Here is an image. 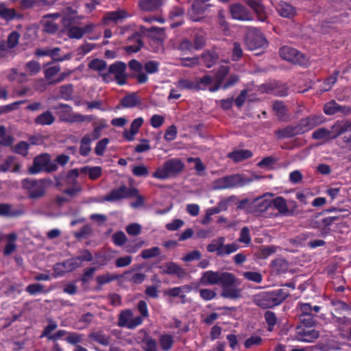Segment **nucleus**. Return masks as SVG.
I'll use <instances>...</instances> for the list:
<instances>
[{
  "label": "nucleus",
  "mask_w": 351,
  "mask_h": 351,
  "mask_svg": "<svg viewBox=\"0 0 351 351\" xmlns=\"http://www.w3.org/2000/svg\"><path fill=\"white\" fill-rule=\"evenodd\" d=\"M60 71V66L59 65L49 66L45 70V77L47 80H51Z\"/></svg>",
  "instance_id": "63"
},
{
  "label": "nucleus",
  "mask_w": 351,
  "mask_h": 351,
  "mask_svg": "<svg viewBox=\"0 0 351 351\" xmlns=\"http://www.w3.org/2000/svg\"><path fill=\"white\" fill-rule=\"evenodd\" d=\"M273 109L276 114L280 118L282 119L286 114V108L284 104L281 101H276L273 104Z\"/></svg>",
  "instance_id": "57"
},
{
  "label": "nucleus",
  "mask_w": 351,
  "mask_h": 351,
  "mask_svg": "<svg viewBox=\"0 0 351 351\" xmlns=\"http://www.w3.org/2000/svg\"><path fill=\"white\" fill-rule=\"evenodd\" d=\"M109 141H110L108 138H104L97 142L95 148V154L97 156H102L104 154Z\"/></svg>",
  "instance_id": "58"
},
{
  "label": "nucleus",
  "mask_w": 351,
  "mask_h": 351,
  "mask_svg": "<svg viewBox=\"0 0 351 351\" xmlns=\"http://www.w3.org/2000/svg\"><path fill=\"white\" fill-rule=\"evenodd\" d=\"M49 161L50 156L47 154L36 156L34 158L33 166L29 168V173L36 174L43 170L47 169Z\"/></svg>",
  "instance_id": "17"
},
{
  "label": "nucleus",
  "mask_w": 351,
  "mask_h": 351,
  "mask_svg": "<svg viewBox=\"0 0 351 351\" xmlns=\"http://www.w3.org/2000/svg\"><path fill=\"white\" fill-rule=\"evenodd\" d=\"M241 182L239 175H232L221 178L213 182V187L216 190L226 189L237 186Z\"/></svg>",
  "instance_id": "14"
},
{
  "label": "nucleus",
  "mask_w": 351,
  "mask_h": 351,
  "mask_svg": "<svg viewBox=\"0 0 351 351\" xmlns=\"http://www.w3.org/2000/svg\"><path fill=\"white\" fill-rule=\"evenodd\" d=\"M287 295V293L283 289L265 291L254 295L253 302L262 308H269L279 305Z\"/></svg>",
  "instance_id": "2"
},
{
  "label": "nucleus",
  "mask_w": 351,
  "mask_h": 351,
  "mask_svg": "<svg viewBox=\"0 0 351 351\" xmlns=\"http://www.w3.org/2000/svg\"><path fill=\"white\" fill-rule=\"evenodd\" d=\"M317 330L307 327L298 326L295 331V339L300 342L311 343L319 337Z\"/></svg>",
  "instance_id": "12"
},
{
  "label": "nucleus",
  "mask_w": 351,
  "mask_h": 351,
  "mask_svg": "<svg viewBox=\"0 0 351 351\" xmlns=\"http://www.w3.org/2000/svg\"><path fill=\"white\" fill-rule=\"evenodd\" d=\"M271 203L278 212L285 215H290L291 212L287 208L286 200L282 197H277L271 200Z\"/></svg>",
  "instance_id": "30"
},
{
  "label": "nucleus",
  "mask_w": 351,
  "mask_h": 351,
  "mask_svg": "<svg viewBox=\"0 0 351 351\" xmlns=\"http://www.w3.org/2000/svg\"><path fill=\"white\" fill-rule=\"evenodd\" d=\"M280 55L284 59L294 64H305L304 55L295 49L285 46L280 48Z\"/></svg>",
  "instance_id": "9"
},
{
  "label": "nucleus",
  "mask_w": 351,
  "mask_h": 351,
  "mask_svg": "<svg viewBox=\"0 0 351 351\" xmlns=\"http://www.w3.org/2000/svg\"><path fill=\"white\" fill-rule=\"evenodd\" d=\"M226 239L223 237H220L213 240L211 243L207 245V250L209 252H215L217 256H221V254L220 253L223 250V245Z\"/></svg>",
  "instance_id": "29"
},
{
  "label": "nucleus",
  "mask_w": 351,
  "mask_h": 351,
  "mask_svg": "<svg viewBox=\"0 0 351 351\" xmlns=\"http://www.w3.org/2000/svg\"><path fill=\"white\" fill-rule=\"evenodd\" d=\"M21 168V165L16 161L15 158L13 156H9L5 159V160L0 164V171L1 172H19Z\"/></svg>",
  "instance_id": "24"
},
{
  "label": "nucleus",
  "mask_w": 351,
  "mask_h": 351,
  "mask_svg": "<svg viewBox=\"0 0 351 351\" xmlns=\"http://www.w3.org/2000/svg\"><path fill=\"white\" fill-rule=\"evenodd\" d=\"M55 121V117L49 111H46L35 119V123L40 125H51Z\"/></svg>",
  "instance_id": "32"
},
{
  "label": "nucleus",
  "mask_w": 351,
  "mask_h": 351,
  "mask_svg": "<svg viewBox=\"0 0 351 351\" xmlns=\"http://www.w3.org/2000/svg\"><path fill=\"white\" fill-rule=\"evenodd\" d=\"M29 144L25 141H21L14 147V152L16 154L25 156L28 154Z\"/></svg>",
  "instance_id": "55"
},
{
  "label": "nucleus",
  "mask_w": 351,
  "mask_h": 351,
  "mask_svg": "<svg viewBox=\"0 0 351 351\" xmlns=\"http://www.w3.org/2000/svg\"><path fill=\"white\" fill-rule=\"evenodd\" d=\"M132 173L137 177L147 176L149 174V171L147 167L144 165H139L134 166L132 169Z\"/></svg>",
  "instance_id": "59"
},
{
  "label": "nucleus",
  "mask_w": 351,
  "mask_h": 351,
  "mask_svg": "<svg viewBox=\"0 0 351 351\" xmlns=\"http://www.w3.org/2000/svg\"><path fill=\"white\" fill-rule=\"evenodd\" d=\"M117 278L118 277L116 275L106 273L105 274L98 276L96 278V281L99 285H103L117 279Z\"/></svg>",
  "instance_id": "53"
},
{
  "label": "nucleus",
  "mask_w": 351,
  "mask_h": 351,
  "mask_svg": "<svg viewBox=\"0 0 351 351\" xmlns=\"http://www.w3.org/2000/svg\"><path fill=\"white\" fill-rule=\"evenodd\" d=\"M47 181L44 180L24 179L22 186L27 190L30 198L37 199L44 195L47 189Z\"/></svg>",
  "instance_id": "5"
},
{
  "label": "nucleus",
  "mask_w": 351,
  "mask_h": 351,
  "mask_svg": "<svg viewBox=\"0 0 351 351\" xmlns=\"http://www.w3.org/2000/svg\"><path fill=\"white\" fill-rule=\"evenodd\" d=\"M49 3L46 0H21V6L23 9H28L34 5H47Z\"/></svg>",
  "instance_id": "43"
},
{
  "label": "nucleus",
  "mask_w": 351,
  "mask_h": 351,
  "mask_svg": "<svg viewBox=\"0 0 351 351\" xmlns=\"http://www.w3.org/2000/svg\"><path fill=\"white\" fill-rule=\"evenodd\" d=\"M17 236L15 233H11L8 235V243L4 248L3 253L5 255H10L13 252L15 251L16 246L15 244V241L16 240Z\"/></svg>",
  "instance_id": "35"
},
{
  "label": "nucleus",
  "mask_w": 351,
  "mask_h": 351,
  "mask_svg": "<svg viewBox=\"0 0 351 351\" xmlns=\"http://www.w3.org/2000/svg\"><path fill=\"white\" fill-rule=\"evenodd\" d=\"M208 0H195L191 5V8L189 10L190 18L193 21H198L199 17L197 15L202 14L210 5Z\"/></svg>",
  "instance_id": "16"
},
{
  "label": "nucleus",
  "mask_w": 351,
  "mask_h": 351,
  "mask_svg": "<svg viewBox=\"0 0 351 351\" xmlns=\"http://www.w3.org/2000/svg\"><path fill=\"white\" fill-rule=\"evenodd\" d=\"M276 10L281 16L285 18H291L295 14V8L284 1H281L277 5Z\"/></svg>",
  "instance_id": "28"
},
{
  "label": "nucleus",
  "mask_w": 351,
  "mask_h": 351,
  "mask_svg": "<svg viewBox=\"0 0 351 351\" xmlns=\"http://www.w3.org/2000/svg\"><path fill=\"white\" fill-rule=\"evenodd\" d=\"M162 274L175 275L179 278L186 276L185 269L173 262H166L159 267Z\"/></svg>",
  "instance_id": "15"
},
{
  "label": "nucleus",
  "mask_w": 351,
  "mask_h": 351,
  "mask_svg": "<svg viewBox=\"0 0 351 351\" xmlns=\"http://www.w3.org/2000/svg\"><path fill=\"white\" fill-rule=\"evenodd\" d=\"M165 295L173 298L178 297L181 299L182 303L185 302L186 295L182 294L180 287L168 289L165 291Z\"/></svg>",
  "instance_id": "45"
},
{
  "label": "nucleus",
  "mask_w": 351,
  "mask_h": 351,
  "mask_svg": "<svg viewBox=\"0 0 351 351\" xmlns=\"http://www.w3.org/2000/svg\"><path fill=\"white\" fill-rule=\"evenodd\" d=\"M239 247V245L235 243L229 244H225L224 243L223 245V250L220 253L221 254V257L228 256L232 253L235 252L238 250Z\"/></svg>",
  "instance_id": "56"
},
{
  "label": "nucleus",
  "mask_w": 351,
  "mask_h": 351,
  "mask_svg": "<svg viewBox=\"0 0 351 351\" xmlns=\"http://www.w3.org/2000/svg\"><path fill=\"white\" fill-rule=\"evenodd\" d=\"M142 323V317L134 316L133 312L130 309L122 311L119 315L118 326L121 327L134 329Z\"/></svg>",
  "instance_id": "6"
},
{
  "label": "nucleus",
  "mask_w": 351,
  "mask_h": 351,
  "mask_svg": "<svg viewBox=\"0 0 351 351\" xmlns=\"http://www.w3.org/2000/svg\"><path fill=\"white\" fill-rule=\"evenodd\" d=\"M312 135L315 139L326 141L330 138L331 132L325 128H319L313 132Z\"/></svg>",
  "instance_id": "46"
},
{
  "label": "nucleus",
  "mask_w": 351,
  "mask_h": 351,
  "mask_svg": "<svg viewBox=\"0 0 351 351\" xmlns=\"http://www.w3.org/2000/svg\"><path fill=\"white\" fill-rule=\"evenodd\" d=\"M143 348L145 351H157L156 341L152 338H147L143 341Z\"/></svg>",
  "instance_id": "64"
},
{
  "label": "nucleus",
  "mask_w": 351,
  "mask_h": 351,
  "mask_svg": "<svg viewBox=\"0 0 351 351\" xmlns=\"http://www.w3.org/2000/svg\"><path fill=\"white\" fill-rule=\"evenodd\" d=\"M271 196V194L266 193L261 197L256 198L252 202L256 211L258 213L265 211L271 204V199H270Z\"/></svg>",
  "instance_id": "22"
},
{
  "label": "nucleus",
  "mask_w": 351,
  "mask_h": 351,
  "mask_svg": "<svg viewBox=\"0 0 351 351\" xmlns=\"http://www.w3.org/2000/svg\"><path fill=\"white\" fill-rule=\"evenodd\" d=\"M107 126L106 121L104 119L99 120L97 123L94 124L93 130L88 134V136H90L91 138L95 141L97 139L101 134V131Z\"/></svg>",
  "instance_id": "34"
},
{
  "label": "nucleus",
  "mask_w": 351,
  "mask_h": 351,
  "mask_svg": "<svg viewBox=\"0 0 351 351\" xmlns=\"http://www.w3.org/2000/svg\"><path fill=\"white\" fill-rule=\"evenodd\" d=\"M263 339L259 335L254 334L245 341L244 346L246 348H250L260 345Z\"/></svg>",
  "instance_id": "52"
},
{
  "label": "nucleus",
  "mask_w": 351,
  "mask_h": 351,
  "mask_svg": "<svg viewBox=\"0 0 351 351\" xmlns=\"http://www.w3.org/2000/svg\"><path fill=\"white\" fill-rule=\"evenodd\" d=\"M60 16L59 13L47 14L42 20L44 31L48 33H54L58 30V25L50 20L51 18L56 19Z\"/></svg>",
  "instance_id": "25"
},
{
  "label": "nucleus",
  "mask_w": 351,
  "mask_h": 351,
  "mask_svg": "<svg viewBox=\"0 0 351 351\" xmlns=\"http://www.w3.org/2000/svg\"><path fill=\"white\" fill-rule=\"evenodd\" d=\"M264 317L268 324V330L269 331L273 330L274 327L277 322V317L275 313L272 311H267L265 313Z\"/></svg>",
  "instance_id": "47"
},
{
  "label": "nucleus",
  "mask_w": 351,
  "mask_h": 351,
  "mask_svg": "<svg viewBox=\"0 0 351 351\" xmlns=\"http://www.w3.org/2000/svg\"><path fill=\"white\" fill-rule=\"evenodd\" d=\"M173 343V337L170 335H163L160 338V345L165 351L170 350Z\"/></svg>",
  "instance_id": "44"
},
{
  "label": "nucleus",
  "mask_w": 351,
  "mask_h": 351,
  "mask_svg": "<svg viewBox=\"0 0 351 351\" xmlns=\"http://www.w3.org/2000/svg\"><path fill=\"white\" fill-rule=\"evenodd\" d=\"M202 286L221 287V296L228 299H238L241 296V290L234 285L239 284L234 275L230 272H220L213 270L204 271L199 279Z\"/></svg>",
  "instance_id": "1"
},
{
  "label": "nucleus",
  "mask_w": 351,
  "mask_h": 351,
  "mask_svg": "<svg viewBox=\"0 0 351 351\" xmlns=\"http://www.w3.org/2000/svg\"><path fill=\"white\" fill-rule=\"evenodd\" d=\"M80 267L79 258H70L64 262L56 263L53 266V276L58 278L62 276L67 272H71Z\"/></svg>",
  "instance_id": "8"
},
{
  "label": "nucleus",
  "mask_w": 351,
  "mask_h": 351,
  "mask_svg": "<svg viewBox=\"0 0 351 351\" xmlns=\"http://www.w3.org/2000/svg\"><path fill=\"white\" fill-rule=\"evenodd\" d=\"M136 195L137 189L136 188H127L125 186H122L119 189L112 190L104 197V200L108 202H115Z\"/></svg>",
  "instance_id": "11"
},
{
  "label": "nucleus",
  "mask_w": 351,
  "mask_h": 351,
  "mask_svg": "<svg viewBox=\"0 0 351 351\" xmlns=\"http://www.w3.org/2000/svg\"><path fill=\"white\" fill-rule=\"evenodd\" d=\"M128 16L129 14L125 10H119L106 13L104 16V22L105 24H109L111 22L118 23Z\"/></svg>",
  "instance_id": "23"
},
{
  "label": "nucleus",
  "mask_w": 351,
  "mask_h": 351,
  "mask_svg": "<svg viewBox=\"0 0 351 351\" xmlns=\"http://www.w3.org/2000/svg\"><path fill=\"white\" fill-rule=\"evenodd\" d=\"M19 38H20V34L17 32L14 31V32H11L9 34L8 38V41H7V45H6L7 49H10L15 47L19 43Z\"/></svg>",
  "instance_id": "49"
},
{
  "label": "nucleus",
  "mask_w": 351,
  "mask_h": 351,
  "mask_svg": "<svg viewBox=\"0 0 351 351\" xmlns=\"http://www.w3.org/2000/svg\"><path fill=\"white\" fill-rule=\"evenodd\" d=\"M163 5L162 0H141L138 2L140 8L145 12L158 10Z\"/></svg>",
  "instance_id": "26"
},
{
  "label": "nucleus",
  "mask_w": 351,
  "mask_h": 351,
  "mask_svg": "<svg viewBox=\"0 0 351 351\" xmlns=\"http://www.w3.org/2000/svg\"><path fill=\"white\" fill-rule=\"evenodd\" d=\"M232 17L240 21H251L253 18L249 11L242 5L236 3L230 7Z\"/></svg>",
  "instance_id": "18"
},
{
  "label": "nucleus",
  "mask_w": 351,
  "mask_h": 351,
  "mask_svg": "<svg viewBox=\"0 0 351 351\" xmlns=\"http://www.w3.org/2000/svg\"><path fill=\"white\" fill-rule=\"evenodd\" d=\"M243 276L247 280L256 283H260L263 280L261 274L256 271H245L243 273Z\"/></svg>",
  "instance_id": "50"
},
{
  "label": "nucleus",
  "mask_w": 351,
  "mask_h": 351,
  "mask_svg": "<svg viewBox=\"0 0 351 351\" xmlns=\"http://www.w3.org/2000/svg\"><path fill=\"white\" fill-rule=\"evenodd\" d=\"M297 126L287 127L283 130H280L277 132L279 138H289L297 134H299Z\"/></svg>",
  "instance_id": "42"
},
{
  "label": "nucleus",
  "mask_w": 351,
  "mask_h": 351,
  "mask_svg": "<svg viewBox=\"0 0 351 351\" xmlns=\"http://www.w3.org/2000/svg\"><path fill=\"white\" fill-rule=\"evenodd\" d=\"M176 86H177V87L179 89H181V90H184V89H186V90H195V89H197L196 81L195 80L193 81V80H189V79H181V80H180L177 82Z\"/></svg>",
  "instance_id": "39"
},
{
  "label": "nucleus",
  "mask_w": 351,
  "mask_h": 351,
  "mask_svg": "<svg viewBox=\"0 0 351 351\" xmlns=\"http://www.w3.org/2000/svg\"><path fill=\"white\" fill-rule=\"evenodd\" d=\"M82 173L88 174L90 179L96 180L101 175V168L100 167H86L81 169Z\"/></svg>",
  "instance_id": "38"
},
{
  "label": "nucleus",
  "mask_w": 351,
  "mask_h": 351,
  "mask_svg": "<svg viewBox=\"0 0 351 351\" xmlns=\"http://www.w3.org/2000/svg\"><path fill=\"white\" fill-rule=\"evenodd\" d=\"M184 167V165L180 159H169L156 169L153 173V177L158 180H167L178 175L182 171Z\"/></svg>",
  "instance_id": "3"
},
{
  "label": "nucleus",
  "mask_w": 351,
  "mask_h": 351,
  "mask_svg": "<svg viewBox=\"0 0 351 351\" xmlns=\"http://www.w3.org/2000/svg\"><path fill=\"white\" fill-rule=\"evenodd\" d=\"M144 122L142 117H138L133 120L130 125V130H125L123 136L128 141H133L135 135L138 133L139 128L141 127Z\"/></svg>",
  "instance_id": "21"
},
{
  "label": "nucleus",
  "mask_w": 351,
  "mask_h": 351,
  "mask_svg": "<svg viewBox=\"0 0 351 351\" xmlns=\"http://www.w3.org/2000/svg\"><path fill=\"white\" fill-rule=\"evenodd\" d=\"M321 122L319 117L317 116H310L300 121L297 125L300 134L304 133L313 129Z\"/></svg>",
  "instance_id": "20"
},
{
  "label": "nucleus",
  "mask_w": 351,
  "mask_h": 351,
  "mask_svg": "<svg viewBox=\"0 0 351 351\" xmlns=\"http://www.w3.org/2000/svg\"><path fill=\"white\" fill-rule=\"evenodd\" d=\"M229 71V68L227 66H221L216 74V80L217 82V85L214 88H210V91H216L219 89V86L224 79V77L227 75Z\"/></svg>",
  "instance_id": "36"
},
{
  "label": "nucleus",
  "mask_w": 351,
  "mask_h": 351,
  "mask_svg": "<svg viewBox=\"0 0 351 351\" xmlns=\"http://www.w3.org/2000/svg\"><path fill=\"white\" fill-rule=\"evenodd\" d=\"M161 254V250L158 247H153L145 249L142 251L141 256L143 259H149L157 257Z\"/></svg>",
  "instance_id": "40"
},
{
  "label": "nucleus",
  "mask_w": 351,
  "mask_h": 351,
  "mask_svg": "<svg viewBox=\"0 0 351 351\" xmlns=\"http://www.w3.org/2000/svg\"><path fill=\"white\" fill-rule=\"evenodd\" d=\"M16 17L21 18V15L17 14L14 9L8 8L5 3L0 2V18L10 21Z\"/></svg>",
  "instance_id": "27"
},
{
  "label": "nucleus",
  "mask_w": 351,
  "mask_h": 351,
  "mask_svg": "<svg viewBox=\"0 0 351 351\" xmlns=\"http://www.w3.org/2000/svg\"><path fill=\"white\" fill-rule=\"evenodd\" d=\"M88 66L90 69L97 71L104 82L108 83L112 81V77L108 73V68L104 60L95 58L90 61Z\"/></svg>",
  "instance_id": "13"
},
{
  "label": "nucleus",
  "mask_w": 351,
  "mask_h": 351,
  "mask_svg": "<svg viewBox=\"0 0 351 351\" xmlns=\"http://www.w3.org/2000/svg\"><path fill=\"white\" fill-rule=\"evenodd\" d=\"M245 3L254 11L261 21H265L268 12L260 0H245Z\"/></svg>",
  "instance_id": "19"
},
{
  "label": "nucleus",
  "mask_w": 351,
  "mask_h": 351,
  "mask_svg": "<svg viewBox=\"0 0 351 351\" xmlns=\"http://www.w3.org/2000/svg\"><path fill=\"white\" fill-rule=\"evenodd\" d=\"M55 109L60 110V119L64 122L74 123L82 122H90L95 119L93 115H84L77 112H74L73 108L68 104H61Z\"/></svg>",
  "instance_id": "4"
},
{
  "label": "nucleus",
  "mask_w": 351,
  "mask_h": 351,
  "mask_svg": "<svg viewBox=\"0 0 351 351\" xmlns=\"http://www.w3.org/2000/svg\"><path fill=\"white\" fill-rule=\"evenodd\" d=\"M159 62L154 60H149L145 64V69L147 73L152 74L158 72Z\"/></svg>",
  "instance_id": "62"
},
{
  "label": "nucleus",
  "mask_w": 351,
  "mask_h": 351,
  "mask_svg": "<svg viewBox=\"0 0 351 351\" xmlns=\"http://www.w3.org/2000/svg\"><path fill=\"white\" fill-rule=\"evenodd\" d=\"M84 34V31L80 27L73 26L69 29L67 35L71 38L80 39Z\"/></svg>",
  "instance_id": "54"
},
{
  "label": "nucleus",
  "mask_w": 351,
  "mask_h": 351,
  "mask_svg": "<svg viewBox=\"0 0 351 351\" xmlns=\"http://www.w3.org/2000/svg\"><path fill=\"white\" fill-rule=\"evenodd\" d=\"M242 56L243 50L241 45L237 42H234L232 47V54L231 56L232 60L234 61H237L242 57Z\"/></svg>",
  "instance_id": "61"
},
{
  "label": "nucleus",
  "mask_w": 351,
  "mask_h": 351,
  "mask_svg": "<svg viewBox=\"0 0 351 351\" xmlns=\"http://www.w3.org/2000/svg\"><path fill=\"white\" fill-rule=\"evenodd\" d=\"M199 293L200 298L205 301L212 300L217 296L215 291L211 289H201Z\"/></svg>",
  "instance_id": "48"
},
{
  "label": "nucleus",
  "mask_w": 351,
  "mask_h": 351,
  "mask_svg": "<svg viewBox=\"0 0 351 351\" xmlns=\"http://www.w3.org/2000/svg\"><path fill=\"white\" fill-rule=\"evenodd\" d=\"M252 152L247 149L237 150L228 154V157L235 162H240L252 156Z\"/></svg>",
  "instance_id": "33"
},
{
  "label": "nucleus",
  "mask_w": 351,
  "mask_h": 351,
  "mask_svg": "<svg viewBox=\"0 0 351 351\" xmlns=\"http://www.w3.org/2000/svg\"><path fill=\"white\" fill-rule=\"evenodd\" d=\"M125 70L126 64L123 62L118 61L109 66L108 73L110 77L111 75H113L117 83L122 86L126 83L127 75Z\"/></svg>",
  "instance_id": "10"
},
{
  "label": "nucleus",
  "mask_w": 351,
  "mask_h": 351,
  "mask_svg": "<svg viewBox=\"0 0 351 351\" xmlns=\"http://www.w3.org/2000/svg\"><path fill=\"white\" fill-rule=\"evenodd\" d=\"M245 44L250 50H255L265 47L267 45V41L258 29L253 28L247 34Z\"/></svg>",
  "instance_id": "7"
},
{
  "label": "nucleus",
  "mask_w": 351,
  "mask_h": 351,
  "mask_svg": "<svg viewBox=\"0 0 351 351\" xmlns=\"http://www.w3.org/2000/svg\"><path fill=\"white\" fill-rule=\"evenodd\" d=\"M41 69L40 65L38 61L31 60L26 63L25 70L26 73L29 75H35L40 72Z\"/></svg>",
  "instance_id": "37"
},
{
  "label": "nucleus",
  "mask_w": 351,
  "mask_h": 351,
  "mask_svg": "<svg viewBox=\"0 0 351 351\" xmlns=\"http://www.w3.org/2000/svg\"><path fill=\"white\" fill-rule=\"evenodd\" d=\"M195 81L197 83V89L204 90L213 83V79L209 75H205L201 78H196Z\"/></svg>",
  "instance_id": "51"
},
{
  "label": "nucleus",
  "mask_w": 351,
  "mask_h": 351,
  "mask_svg": "<svg viewBox=\"0 0 351 351\" xmlns=\"http://www.w3.org/2000/svg\"><path fill=\"white\" fill-rule=\"evenodd\" d=\"M60 97L66 101L71 99L73 93L72 84L64 85L60 87Z\"/></svg>",
  "instance_id": "41"
},
{
  "label": "nucleus",
  "mask_w": 351,
  "mask_h": 351,
  "mask_svg": "<svg viewBox=\"0 0 351 351\" xmlns=\"http://www.w3.org/2000/svg\"><path fill=\"white\" fill-rule=\"evenodd\" d=\"M339 110V106L335 101H330L324 107L325 114L332 115L335 114Z\"/></svg>",
  "instance_id": "60"
},
{
  "label": "nucleus",
  "mask_w": 351,
  "mask_h": 351,
  "mask_svg": "<svg viewBox=\"0 0 351 351\" xmlns=\"http://www.w3.org/2000/svg\"><path fill=\"white\" fill-rule=\"evenodd\" d=\"M141 103L140 98L136 93L130 94L121 100V104L125 108H134Z\"/></svg>",
  "instance_id": "31"
}]
</instances>
